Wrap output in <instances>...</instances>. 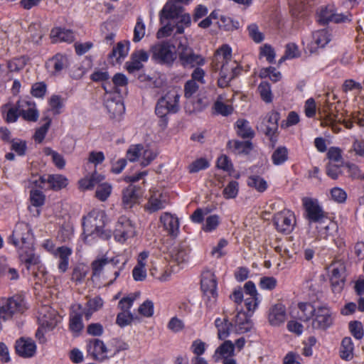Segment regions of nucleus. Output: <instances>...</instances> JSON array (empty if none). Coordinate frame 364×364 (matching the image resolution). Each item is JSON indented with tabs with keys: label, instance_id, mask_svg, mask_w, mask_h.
<instances>
[{
	"label": "nucleus",
	"instance_id": "nucleus-50",
	"mask_svg": "<svg viewBox=\"0 0 364 364\" xmlns=\"http://www.w3.org/2000/svg\"><path fill=\"white\" fill-rule=\"evenodd\" d=\"M103 306V300L99 297L96 296L93 299H90L87 303V307L85 312V315L87 319H89L92 314L93 312L98 311Z\"/></svg>",
	"mask_w": 364,
	"mask_h": 364
},
{
	"label": "nucleus",
	"instance_id": "nucleus-12",
	"mask_svg": "<svg viewBox=\"0 0 364 364\" xmlns=\"http://www.w3.org/2000/svg\"><path fill=\"white\" fill-rule=\"evenodd\" d=\"M273 220L277 231L284 234L290 233L296 224L294 213L287 209L275 214Z\"/></svg>",
	"mask_w": 364,
	"mask_h": 364
},
{
	"label": "nucleus",
	"instance_id": "nucleus-16",
	"mask_svg": "<svg viewBox=\"0 0 364 364\" xmlns=\"http://www.w3.org/2000/svg\"><path fill=\"white\" fill-rule=\"evenodd\" d=\"M332 35L327 29H321L313 32L311 42L307 48L311 53L316 52L318 48H324L331 41Z\"/></svg>",
	"mask_w": 364,
	"mask_h": 364
},
{
	"label": "nucleus",
	"instance_id": "nucleus-49",
	"mask_svg": "<svg viewBox=\"0 0 364 364\" xmlns=\"http://www.w3.org/2000/svg\"><path fill=\"white\" fill-rule=\"evenodd\" d=\"M223 97L220 95L214 103V109L218 114L228 116L233 112V107L230 105H226L223 102Z\"/></svg>",
	"mask_w": 364,
	"mask_h": 364
},
{
	"label": "nucleus",
	"instance_id": "nucleus-45",
	"mask_svg": "<svg viewBox=\"0 0 364 364\" xmlns=\"http://www.w3.org/2000/svg\"><path fill=\"white\" fill-rule=\"evenodd\" d=\"M289 151L286 146L277 147L272 154V163L276 166H280L288 160Z\"/></svg>",
	"mask_w": 364,
	"mask_h": 364
},
{
	"label": "nucleus",
	"instance_id": "nucleus-31",
	"mask_svg": "<svg viewBox=\"0 0 364 364\" xmlns=\"http://www.w3.org/2000/svg\"><path fill=\"white\" fill-rule=\"evenodd\" d=\"M53 43H72L75 40L73 32L71 30L60 27L53 28L50 34Z\"/></svg>",
	"mask_w": 364,
	"mask_h": 364
},
{
	"label": "nucleus",
	"instance_id": "nucleus-13",
	"mask_svg": "<svg viewBox=\"0 0 364 364\" xmlns=\"http://www.w3.org/2000/svg\"><path fill=\"white\" fill-rule=\"evenodd\" d=\"M347 21H350L348 15L336 13L333 5L321 7L318 13V21L321 24H326L329 22L338 23Z\"/></svg>",
	"mask_w": 364,
	"mask_h": 364
},
{
	"label": "nucleus",
	"instance_id": "nucleus-61",
	"mask_svg": "<svg viewBox=\"0 0 364 364\" xmlns=\"http://www.w3.org/2000/svg\"><path fill=\"white\" fill-rule=\"evenodd\" d=\"M143 146L141 144L131 145L127 151V158L131 161H137L141 156Z\"/></svg>",
	"mask_w": 364,
	"mask_h": 364
},
{
	"label": "nucleus",
	"instance_id": "nucleus-59",
	"mask_svg": "<svg viewBox=\"0 0 364 364\" xmlns=\"http://www.w3.org/2000/svg\"><path fill=\"white\" fill-rule=\"evenodd\" d=\"M44 154L46 156H50L53 162L58 168H63L65 165V161L62 155L55 151L52 149L47 147L44 149Z\"/></svg>",
	"mask_w": 364,
	"mask_h": 364
},
{
	"label": "nucleus",
	"instance_id": "nucleus-19",
	"mask_svg": "<svg viewBox=\"0 0 364 364\" xmlns=\"http://www.w3.org/2000/svg\"><path fill=\"white\" fill-rule=\"evenodd\" d=\"M230 331L238 334L247 333L252 328V323L245 312L240 311L230 323Z\"/></svg>",
	"mask_w": 364,
	"mask_h": 364
},
{
	"label": "nucleus",
	"instance_id": "nucleus-1",
	"mask_svg": "<svg viewBox=\"0 0 364 364\" xmlns=\"http://www.w3.org/2000/svg\"><path fill=\"white\" fill-rule=\"evenodd\" d=\"M212 65L214 70L219 73L218 85L222 88L228 87L241 70L237 61L232 59V48L228 44L216 50Z\"/></svg>",
	"mask_w": 364,
	"mask_h": 364
},
{
	"label": "nucleus",
	"instance_id": "nucleus-21",
	"mask_svg": "<svg viewBox=\"0 0 364 364\" xmlns=\"http://www.w3.org/2000/svg\"><path fill=\"white\" fill-rule=\"evenodd\" d=\"M69 65L68 58L65 55L57 53L48 59L46 67L48 73L53 75H59Z\"/></svg>",
	"mask_w": 364,
	"mask_h": 364
},
{
	"label": "nucleus",
	"instance_id": "nucleus-54",
	"mask_svg": "<svg viewBox=\"0 0 364 364\" xmlns=\"http://www.w3.org/2000/svg\"><path fill=\"white\" fill-rule=\"evenodd\" d=\"M258 91L261 98L267 103L272 102L273 95L271 90L270 85L267 82H262L258 86Z\"/></svg>",
	"mask_w": 364,
	"mask_h": 364
},
{
	"label": "nucleus",
	"instance_id": "nucleus-20",
	"mask_svg": "<svg viewBox=\"0 0 364 364\" xmlns=\"http://www.w3.org/2000/svg\"><path fill=\"white\" fill-rule=\"evenodd\" d=\"M304 205L310 222L319 223L326 216L316 200L306 198L304 201Z\"/></svg>",
	"mask_w": 364,
	"mask_h": 364
},
{
	"label": "nucleus",
	"instance_id": "nucleus-5",
	"mask_svg": "<svg viewBox=\"0 0 364 364\" xmlns=\"http://www.w3.org/2000/svg\"><path fill=\"white\" fill-rule=\"evenodd\" d=\"M217 279L215 274L210 270H205L201 274L200 287L206 299L207 306L210 309L214 308L218 298Z\"/></svg>",
	"mask_w": 364,
	"mask_h": 364
},
{
	"label": "nucleus",
	"instance_id": "nucleus-39",
	"mask_svg": "<svg viewBox=\"0 0 364 364\" xmlns=\"http://www.w3.org/2000/svg\"><path fill=\"white\" fill-rule=\"evenodd\" d=\"M332 107V104L327 102L322 109L318 110V114L324 118L326 124L341 122V119L338 117V114L333 109Z\"/></svg>",
	"mask_w": 364,
	"mask_h": 364
},
{
	"label": "nucleus",
	"instance_id": "nucleus-11",
	"mask_svg": "<svg viewBox=\"0 0 364 364\" xmlns=\"http://www.w3.org/2000/svg\"><path fill=\"white\" fill-rule=\"evenodd\" d=\"M135 233V226L132 222L126 216L119 217L114 232L116 241L124 243L129 238L133 237Z\"/></svg>",
	"mask_w": 364,
	"mask_h": 364
},
{
	"label": "nucleus",
	"instance_id": "nucleus-7",
	"mask_svg": "<svg viewBox=\"0 0 364 364\" xmlns=\"http://www.w3.org/2000/svg\"><path fill=\"white\" fill-rule=\"evenodd\" d=\"M103 89L105 91V105L112 117L122 114L125 107L119 94L112 93L111 82L103 84Z\"/></svg>",
	"mask_w": 364,
	"mask_h": 364
},
{
	"label": "nucleus",
	"instance_id": "nucleus-34",
	"mask_svg": "<svg viewBox=\"0 0 364 364\" xmlns=\"http://www.w3.org/2000/svg\"><path fill=\"white\" fill-rule=\"evenodd\" d=\"M233 353L234 344L230 341H226L215 350L213 358L215 362H218L221 359L232 357Z\"/></svg>",
	"mask_w": 364,
	"mask_h": 364
},
{
	"label": "nucleus",
	"instance_id": "nucleus-10",
	"mask_svg": "<svg viewBox=\"0 0 364 364\" xmlns=\"http://www.w3.org/2000/svg\"><path fill=\"white\" fill-rule=\"evenodd\" d=\"M31 183L35 186L39 187L41 189L46 188V184H48V187L54 191L60 190L68 185V179L60 174L48 175L47 178L39 176L31 179Z\"/></svg>",
	"mask_w": 364,
	"mask_h": 364
},
{
	"label": "nucleus",
	"instance_id": "nucleus-43",
	"mask_svg": "<svg viewBox=\"0 0 364 364\" xmlns=\"http://www.w3.org/2000/svg\"><path fill=\"white\" fill-rule=\"evenodd\" d=\"M129 46V41L119 42L116 47L113 48L112 53L109 55V58H115L117 62L121 58H124L128 55Z\"/></svg>",
	"mask_w": 364,
	"mask_h": 364
},
{
	"label": "nucleus",
	"instance_id": "nucleus-26",
	"mask_svg": "<svg viewBox=\"0 0 364 364\" xmlns=\"http://www.w3.org/2000/svg\"><path fill=\"white\" fill-rule=\"evenodd\" d=\"M167 204V196L159 191H154L151 192V196L146 204L145 208L149 213H154L165 208Z\"/></svg>",
	"mask_w": 364,
	"mask_h": 364
},
{
	"label": "nucleus",
	"instance_id": "nucleus-24",
	"mask_svg": "<svg viewBox=\"0 0 364 364\" xmlns=\"http://www.w3.org/2000/svg\"><path fill=\"white\" fill-rule=\"evenodd\" d=\"M119 261L116 257L109 258L105 255L97 257L91 263V269L93 277H99L105 269H109L110 267H114L118 264Z\"/></svg>",
	"mask_w": 364,
	"mask_h": 364
},
{
	"label": "nucleus",
	"instance_id": "nucleus-6",
	"mask_svg": "<svg viewBox=\"0 0 364 364\" xmlns=\"http://www.w3.org/2000/svg\"><path fill=\"white\" fill-rule=\"evenodd\" d=\"M23 311V300L19 296L0 298V320L7 321Z\"/></svg>",
	"mask_w": 364,
	"mask_h": 364
},
{
	"label": "nucleus",
	"instance_id": "nucleus-42",
	"mask_svg": "<svg viewBox=\"0 0 364 364\" xmlns=\"http://www.w3.org/2000/svg\"><path fill=\"white\" fill-rule=\"evenodd\" d=\"M354 346L352 339L350 337H345L342 341L340 348V356L342 359L350 360L353 357Z\"/></svg>",
	"mask_w": 364,
	"mask_h": 364
},
{
	"label": "nucleus",
	"instance_id": "nucleus-51",
	"mask_svg": "<svg viewBox=\"0 0 364 364\" xmlns=\"http://www.w3.org/2000/svg\"><path fill=\"white\" fill-rule=\"evenodd\" d=\"M95 191V196L101 201H105L109 197L112 187L108 183H98Z\"/></svg>",
	"mask_w": 364,
	"mask_h": 364
},
{
	"label": "nucleus",
	"instance_id": "nucleus-3",
	"mask_svg": "<svg viewBox=\"0 0 364 364\" xmlns=\"http://www.w3.org/2000/svg\"><path fill=\"white\" fill-rule=\"evenodd\" d=\"M151 59L157 64L171 67L177 59L176 46L168 41L154 44L151 48Z\"/></svg>",
	"mask_w": 364,
	"mask_h": 364
},
{
	"label": "nucleus",
	"instance_id": "nucleus-56",
	"mask_svg": "<svg viewBox=\"0 0 364 364\" xmlns=\"http://www.w3.org/2000/svg\"><path fill=\"white\" fill-rule=\"evenodd\" d=\"M157 154L156 151L143 146V151L141 156V165L144 167L147 166L155 159Z\"/></svg>",
	"mask_w": 364,
	"mask_h": 364
},
{
	"label": "nucleus",
	"instance_id": "nucleus-52",
	"mask_svg": "<svg viewBox=\"0 0 364 364\" xmlns=\"http://www.w3.org/2000/svg\"><path fill=\"white\" fill-rule=\"evenodd\" d=\"M218 26L225 31H233L239 28V22L234 21L229 16L220 15V20L218 21Z\"/></svg>",
	"mask_w": 364,
	"mask_h": 364
},
{
	"label": "nucleus",
	"instance_id": "nucleus-4",
	"mask_svg": "<svg viewBox=\"0 0 364 364\" xmlns=\"http://www.w3.org/2000/svg\"><path fill=\"white\" fill-rule=\"evenodd\" d=\"M34 235L31 226L24 222L17 223L8 242L16 249L33 244Z\"/></svg>",
	"mask_w": 364,
	"mask_h": 364
},
{
	"label": "nucleus",
	"instance_id": "nucleus-53",
	"mask_svg": "<svg viewBox=\"0 0 364 364\" xmlns=\"http://www.w3.org/2000/svg\"><path fill=\"white\" fill-rule=\"evenodd\" d=\"M300 51L299 50L298 46L294 43H290L287 44L285 47V53L279 60V63H282L283 61L287 59H293L300 56Z\"/></svg>",
	"mask_w": 364,
	"mask_h": 364
},
{
	"label": "nucleus",
	"instance_id": "nucleus-33",
	"mask_svg": "<svg viewBox=\"0 0 364 364\" xmlns=\"http://www.w3.org/2000/svg\"><path fill=\"white\" fill-rule=\"evenodd\" d=\"M297 317L303 321H309L313 319L316 307L309 302H300L297 305Z\"/></svg>",
	"mask_w": 364,
	"mask_h": 364
},
{
	"label": "nucleus",
	"instance_id": "nucleus-23",
	"mask_svg": "<svg viewBox=\"0 0 364 364\" xmlns=\"http://www.w3.org/2000/svg\"><path fill=\"white\" fill-rule=\"evenodd\" d=\"M16 353L23 358H31L36 353V345L30 338L21 337L16 341Z\"/></svg>",
	"mask_w": 364,
	"mask_h": 364
},
{
	"label": "nucleus",
	"instance_id": "nucleus-25",
	"mask_svg": "<svg viewBox=\"0 0 364 364\" xmlns=\"http://www.w3.org/2000/svg\"><path fill=\"white\" fill-rule=\"evenodd\" d=\"M73 250L67 246L58 247L53 255L58 259L57 267L60 273H65L69 267L70 257Z\"/></svg>",
	"mask_w": 364,
	"mask_h": 364
},
{
	"label": "nucleus",
	"instance_id": "nucleus-35",
	"mask_svg": "<svg viewBox=\"0 0 364 364\" xmlns=\"http://www.w3.org/2000/svg\"><path fill=\"white\" fill-rule=\"evenodd\" d=\"M190 250L186 244L176 245L171 251V258L178 263L188 261Z\"/></svg>",
	"mask_w": 364,
	"mask_h": 364
},
{
	"label": "nucleus",
	"instance_id": "nucleus-48",
	"mask_svg": "<svg viewBox=\"0 0 364 364\" xmlns=\"http://www.w3.org/2000/svg\"><path fill=\"white\" fill-rule=\"evenodd\" d=\"M247 185L259 192L265 191L268 187L267 181L259 176H250L247 179Z\"/></svg>",
	"mask_w": 364,
	"mask_h": 364
},
{
	"label": "nucleus",
	"instance_id": "nucleus-15",
	"mask_svg": "<svg viewBox=\"0 0 364 364\" xmlns=\"http://www.w3.org/2000/svg\"><path fill=\"white\" fill-rule=\"evenodd\" d=\"M279 119V114L278 112L274 111L270 112L261 119L257 128L265 135L272 138L278 129Z\"/></svg>",
	"mask_w": 364,
	"mask_h": 364
},
{
	"label": "nucleus",
	"instance_id": "nucleus-57",
	"mask_svg": "<svg viewBox=\"0 0 364 364\" xmlns=\"http://www.w3.org/2000/svg\"><path fill=\"white\" fill-rule=\"evenodd\" d=\"M146 26L141 17H138L134 29L133 41L139 42L145 36Z\"/></svg>",
	"mask_w": 364,
	"mask_h": 364
},
{
	"label": "nucleus",
	"instance_id": "nucleus-30",
	"mask_svg": "<svg viewBox=\"0 0 364 364\" xmlns=\"http://www.w3.org/2000/svg\"><path fill=\"white\" fill-rule=\"evenodd\" d=\"M181 14L179 8L173 1H168L159 13L160 23H164V21H173Z\"/></svg>",
	"mask_w": 364,
	"mask_h": 364
},
{
	"label": "nucleus",
	"instance_id": "nucleus-28",
	"mask_svg": "<svg viewBox=\"0 0 364 364\" xmlns=\"http://www.w3.org/2000/svg\"><path fill=\"white\" fill-rule=\"evenodd\" d=\"M179 98L180 95L178 90L171 88L160 100H164V105L167 107L171 113H176L179 110Z\"/></svg>",
	"mask_w": 364,
	"mask_h": 364
},
{
	"label": "nucleus",
	"instance_id": "nucleus-63",
	"mask_svg": "<svg viewBox=\"0 0 364 364\" xmlns=\"http://www.w3.org/2000/svg\"><path fill=\"white\" fill-rule=\"evenodd\" d=\"M262 77H269L272 82H278L282 78V73L274 67H268L262 70L260 73Z\"/></svg>",
	"mask_w": 364,
	"mask_h": 364
},
{
	"label": "nucleus",
	"instance_id": "nucleus-38",
	"mask_svg": "<svg viewBox=\"0 0 364 364\" xmlns=\"http://www.w3.org/2000/svg\"><path fill=\"white\" fill-rule=\"evenodd\" d=\"M172 25L174 26L176 31L174 35L182 34L186 28H188L191 24V18L188 13H181L179 16L173 20Z\"/></svg>",
	"mask_w": 364,
	"mask_h": 364
},
{
	"label": "nucleus",
	"instance_id": "nucleus-29",
	"mask_svg": "<svg viewBox=\"0 0 364 364\" xmlns=\"http://www.w3.org/2000/svg\"><path fill=\"white\" fill-rule=\"evenodd\" d=\"M164 228L172 236H176L179 232V221L177 217L169 213H164L160 217Z\"/></svg>",
	"mask_w": 364,
	"mask_h": 364
},
{
	"label": "nucleus",
	"instance_id": "nucleus-18",
	"mask_svg": "<svg viewBox=\"0 0 364 364\" xmlns=\"http://www.w3.org/2000/svg\"><path fill=\"white\" fill-rule=\"evenodd\" d=\"M87 354L96 360L102 361L107 358V348L105 343L98 339H91L87 343Z\"/></svg>",
	"mask_w": 364,
	"mask_h": 364
},
{
	"label": "nucleus",
	"instance_id": "nucleus-58",
	"mask_svg": "<svg viewBox=\"0 0 364 364\" xmlns=\"http://www.w3.org/2000/svg\"><path fill=\"white\" fill-rule=\"evenodd\" d=\"M112 82L111 83L112 87V93L119 94V87H125L127 85V77L122 73H117L112 78Z\"/></svg>",
	"mask_w": 364,
	"mask_h": 364
},
{
	"label": "nucleus",
	"instance_id": "nucleus-60",
	"mask_svg": "<svg viewBox=\"0 0 364 364\" xmlns=\"http://www.w3.org/2000/svg\"><path fill=\"white\" fill-rule=\"evenodd\" d=\"M27 63V58L21 56L9 60L7 67L11 72H17L22 70Z\"/></svg>",
	"mask_w": 364,
	"mask_h": 364
},
{
	"label": "nucleus",
	"instance_id": "nucleus-47",
	"mask_svg": "<svg viewBox=\"0 0 364 364\" xmlns=\"http://www.w3.org/2000/svg\"><path fill=\"white\" fill-rule=\"evenodd\" d=\"M228 145L233 149L235 154H247L252 149V143L249 141H229Z\"/></svg>",
	"mask_w": 364,
	"mask_h": 364
},
{
	"label": "nucleus",
	"instance_id": "nucleus-8",
	"mask_svg": "<svg viewBox=\"0 0 364 364\" xmlns=\"http://www.w3.org/2000/svg\"><path fill=\"white\" fill-rule=\"evenodd\" d=\"M176 52L177 57H178L181 65L184 68H193L196 65H202L205 63L204 58L201 55L195 53L186 42H180L178 44Z\"/></svg>",
	"mask_w": 364,
	"mask_h": 364
},
{
	"label": "nucleus",
	"instance_id": "nucleus-17",
	"mask_svg": "<svg viewBox=\"0 0 364 364\" xmlns=\"http://www.w3.org/2000/svg\"><path fill=\"white\" fill-rule=\"evenodd\" d=\"M16 250L20 261L26 265L27 269L41 262L40 256L35 252L33 244Z\"/></svg>",
	"mask_w": 364,
	"mask_h": 364
},
{
	"label": "nucleus",
	"instance_id": "nucleus-55",
	"mask_svg": "<svg viewBox=\"0 0 364 364\" xmlns=\"http://www.w3.org/2000/svg\"><path fill=\"white\" fill-rule=\"evenodd\" d=\"M82 314L80 313L72 314L70 316V328L74 333H79L83 328Z\"/></svg>",
	"mask_w": 364,
	"mask_h": 364
},
{
	"label": "nucleus",
	"instance_id": "nucleus-64",
	"mask_svg": "<svg viewBox=\"0 0 364 364\" xmlns=\"http://www.w3.org/2000/svg\"><path fill=\"white\" fill-rule=\"evenodd\" d=\"M238 183L235 181H230L223 191V196L226 199L234 198L237 196L239 190Z\"/></svg>",
	"mask_w": 364,
	"mask_h": 364
},
{
	"label": "nucleus",
	"instance_id": "nucleus-27",
	"mask_svg": "<svg viewBox=\"0 0 364 364\" xmlns=\"http://www.w3.org/2000/svg\"><path fill=\"white\" fill-rule=\"evenodd\" d=\"M149 59V54L144 50H135L131 55L129 61L126 63V68L129 73H134L143 68V63Z\"/></svg>",
	"mask_w": 364,
	"mask_h": 364
},
{
	"label": "nucleus",
	"instance_id": "nucleus-9",
	"mask_svg": "<svg viewBox=\"0 0 364 364\" xmlns=\"http://www.w3.org/2000/svg\"><path fill=\"white\" fill-rule=\"evenodd\" d=\"M334 317L335 314L328 306H318L313 317L312 326L315 329L326 330L333 325Z\"/></svg>",
	"mask_w": 364,
	"mask_h": 364
},
{
	"label": "nucleus",
	"instance_id": "nucleus-44",
	"mask_svg": "<svg viewBox=\"0 0 364 364\" xmlns=\"http://www.w3.org/2000/svg\"><path fill=\"white\" fill-rule=\"evenodd\" d=\"M29 184L31 188L30 191V200L31 204L35 207L42 206L45 203V195L41 191V189L39 188V187H36L34 184L31 183V180L29 181Z\"/></svg>",
	"mask_w": 364,
	"mask_h": 364
},
{
	"label": "nucleus",
	"instance_id": "nucleus-37",
	"mask_svg": "<svg viewBox=\"0 0 364 364\" xmlns=\"http://www.w3.org/2000/svg\"><path fill=\"white\" fill-rule=\"evenodd\" d=\"M104 180V176L97 172L93 173L90 176H85L78 182L79 188L82 190H90Z\"/></svg>",
	"mask_w": 364,
	"mask_h": 364
},
{
	"label": "nucleus",
	"instance_id": "nucleus-62",
	"mask_svg": "<svg viewBox=\"0 0 364 364\" xmlns=\"http://www.w3.org/2000/svg\"><path fill=\"white\" fill-rule=\"evenodd\" d=\"M220 224V218L218 215H211L206 218L203 225V230L205 232H212L215 230Z\"/></svg>",
	"mask_w": 364,
	"mask_h": 364
},
{
	"label": "nucleus",
	"instance_id": "nucleus-22",
	"mask_svg": "<svg viewBox=\"0 0 364 364\" xmlns=\"http://www.w3.org/2000/svg\"><path fill=\"white\" fill-rule=\"evenodd\" d=\"M286 307L282 303L272 305L268 311V321L271 326H279L287 320Z\"/></svg>",
	"mask_w": 364,
	"mask_h": 364
},
{
	"label": "nucleus",
	"instance_id": "nucleus-46",
	"mask_svg": "<svg viewBox=\"0 0 364 364\" xmlns=\"http://www.w3.org/2000/svg\"><path fill=\"white\" fill-rule=\"evenodd\" d=\"M150 274L153 277L161 282L169 280L171 275V272L168 268L164 267H158L156 266H152L150 268Z\"/></svg>",
	"mask_w": 364,
	"mask_h": 364
},
{
	"label": "nucleus",
	"instance_id": "nucleus-41",
	"mask_svg": "<svg viewBox=\"0 0 364 364\" xmlns=\"http://www.w3.org/2000/svg\"><path fill=\"white\" fill-rule=\"evenodd\" d=\"M89 272V267L83 264H77L73 269L70 279L76 284H82Z\"/></svg>",
	"mask_w": 364,
	"mask_h": 364
},
{
	"label": "nucleus",
	"instance_id": "nucleus-14",
	"mask_svg": "<svg viewBox=\"0 0 364 364\" xmlns=\"http://www.w3.org/2000/svg\"><path fill=\"white\" fill-rule=\"evenodd\" d=\"M38 321L42 328H46V331H51L60 322V317L55 310L44 306L39 311Z\"/></svg>",
	"mask_w": 364,
	"mask_h": 364
},
{
	"label": "nucleus",
	"instance_id": "nucleus-32",
	"mask_svg": "<svg viewBox=\"0 0 364 364\" xmlns=\"http://www.w3.org/2000/svg\"><path fill=\"white\" fill-rule=\"evenodd\" d=\"M139 198V188L133 185H129L124 191L122 203L125 208H131L137 203Z\"/></svg>",
	"mask_w": 364,
	"mask_h": 364
},
{
	"label": "nucleus",
	"instance_id": "nucleus-2",
	"mask_svg": "<svg viewBox=\"0 0 364 364\" xmlns=\"http://www.w3.org/2000/svg\"><path fill=\"white\" fill-rule=\"evenodd\" d=\"M106 223V214L102 210H92L87 216L83 218L82 227L84 240L90 242V237H100L103 239H108L111 236L109 230H105Z\"/></svg>",
	"mask_w": 364,
	"mask_h": 364
},
{
	"label": "nucleus",
	"instance_id": "nucleus-40",
	"mask_svg": "<svg viewBox=\"0 0 364 364\" xmlns=\"http://www.w3.org/2000/svg\"><path fill=\"white\" fill-rule=\"evenodd\" d=\"M1 111L3 118L7 123L16 122L20 116L16 105H12L11 103L4 105L1 108Z\"/></svg>",
	"mask_w": 364,
	"mask_h": 364
},
{
	"label": "nucleus",
	"instance_id": "nucleus-36",
	"mask_svg": "<svg viewBox=\"0 0 364 364\" xmlns=\"http://www.w3.org/2000/svg\"><path fill=\"white\" fill-rule=\"evenodd\" d=\"M235 127L237 135L243 139H252L254 137L255 132L247 119H237L235 124Z\"/></svg>",
	"mask_w": 364,
	"mask_h": 364
}]
</instances>
